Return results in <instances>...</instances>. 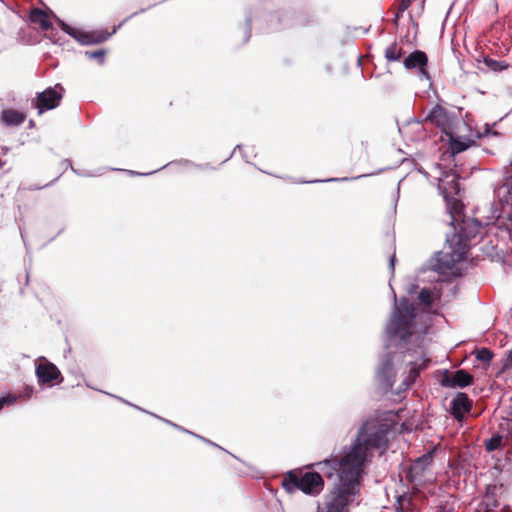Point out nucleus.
Masks as SVG:
<instances>
[{"label": "nucleus", "instance_id": "f257e3e1", "mask_svg": "<svg viewBox=\"0 0 512 512\" xmlns=\"http://www.w3.org/2000/svg\"><path fill=\"white\" fill-rule=\"evenodd\" d=\"M388 445L387 425L376 419H367L359 426L349 445L329 458L311 463L328 479L335 478L333 488L327 495L324 507L317 512H348V505L355 500L361 488L365 468L374 453L386 450Z\"/></svg>", "mask_w": 512, "mask_h": 512}, {"label": "nucleus", "instance_id": "f03ea898", "mask_svg": "<svg viewBox=\"0 0 512 512\" xmlns=\"http://www.w3.org/2000/svg\"><path fill=\"white\" fill-rule=\"evenodd\" d=\"M415 319L416 306L406 297L397 300L394 293V306L385 326V346L389 351L381 357L376 373L378 381L385 390L393 387L396 377L395 360L402 359L406 367L403 372V381L397 390L398 394L408 390L416 382L421 371L425 370L430 363V359L425 356L422 349L407 348L413 335Z\"/></svg>", "mask_w": 512, "mask_h": 512}, {"label": "nucleus", "instance_id": "7ed1b4c3", "mask_svg": "<svg viewBox=\"0 0 512 512\" xmlns=\"http://www.w3.org/2000/svg\"><path fill=\"white\" fill-rule=\"evenodd\" d=\"M494 196L497 202L490 207L486 224L505 225L509 234L512 233V162L505 167L503 182L494 188Z\"/></svg>", "mask_w": 512, "mask_h": 512}, {"label": "nucleus", "instance_id": "20e7f679", "mask_svg": "<svg viewBox=\"0 0 512 512\" xmlns=\"http://www.w3.org/2000/svg\"><path fill=\"white\" fill-rule=\"evenodd\" d=\"M310 465L290 470L285 474L282 486L288 493L299 490L306 495L317 496L323 491L324 479L321 475L322 472L318 468L309 467Z\"/></svg>", "mask_w": 512, "mask_h": 512}, {"label": "nucleus", "instance_id": "39448f33", "mask_svg": "<svg viewBox=\"0 0 512 512\" xmlns=\"http://www.w3.org/2000/svg\"><path fill=\"white\" fill-rule=\"evenodd\" d=\"M463 204L458 200L452 198L447 200V211L449 213L450 222L453 233L450 236L452 240L462 244L467 250V241L475 238L480 232L482 224L477 219L462 218Z\"/></svg>", "mask_w": 512, "mask_h": 512}, {"label": "nucleus", "instance_id": "423d86ee", "mask_svg": "<svg viewBox=\"0 0 512 512\" xmlns=\"http://www.w3.org/2000/svg\"><path fill=\"white\" fill-rule=\"evenodd\" d=\"M146 11L145 8L140 9L139 11H136L132 13L130 16L126 17L121 23H119L117 26H115L112 30V32L107 31H83L77 28H74L67 24L65 21L57 17L56 15H53L55 18L58 26L61 28L63 32L71 36L73 39H75L78 43L81 45H97L104 43L107 41L113 34L116 33L118 29H120L127 21H129L131 18L137 16L138 14L144 13Z\"/></svg>", "mask_w": 512, "mask_h": 512}, {"label": "nucleus", "instance_id": "0eeeda50", "mask_svg": "<svg viewBox=\"0 0 512 512\" xmlns=\"http://www.w3.org/2000/svg\"><path fill=\"white\" fill-rule=\"evenodd\" d=\"M466 252L467 250L460 244V240L455 242L447 234L443 250L437 252L434 258L431 259L430 267L439 274H446L464 259Z\"/></svg>", "mask_w": 512, "mask_h": 512}, {"label": "nucleus", "instance_id": "6e6552de", "mask_svg": "<svg viewBox=\"0 0 512 512\" xmlns=\"http://www.w3.org/2000/svg\"><path fill=\"white\" fill-rule=\"evenodd\" d=\"M409 123H413L417 126L418 130H423L424 123H431L438 127L444 135H449V133L455 130V127L458 123V117L454 112L448 111L443 106L436 104L426 115V117L422 120L412 119Z\"/></svg>", "mask_w": 512, "mask_h": 512}, {"label": "nucleus", "instance_id": "1a4fd4ad", "mask_svg": "<svg viewBox=\"0 0 512 512\" xmlns=\"http://www.w3.org/2000/svg\"><path fill=\"white\" fill-rule=\"evenodd\" d=\"M63 92L64 88L60 84L48 87L37 93L36 98L32 100V106L38 109V114L55 109L60 104Z\"/></svg>", "mask_w": 512, "mask_h": 512}, {"label": "nucleus", "instance_id": "9d476101", "mask_svg": "<svg viewBox=\"0 0 512 512\" xmlns=\"http://www.w3.org/2000/svg\"><path fill=\"white\" fill-rule=\"evenodd\" d=\"M403 65L407 70H417L421 81H427L431 86L433 79L428 72V56L422 50H415L403 59Z\"/></svg>", "mask_w": 512, "mask_h": 512}, {"label": "nucleus", "instance_id": "9b49d317", "mask_svg": "<svg viewBox=\"0 0 512 512\" xmlns=\"http://www.w3.org/2000/svg\"><path fill=\"white\" fill-rule=\"evenodd\" d=\"M433 456L431 453L424 454L418 457L410 466L405 470V479L413 484L422 483L424 473L431 465Z\"/></svg>", "mask_w": 512, "mask_h": 512}, {"label": "nucleus", "instance_id": "f8f14e48", "mask_svg": "<svg viewBox=\"0 0 512 512\" xmlns=\"http://www.w3.org/2000/svg\"><path fill=\"white\" fill-rule=\"evenodd\" d=\"M35 375L40 384H48L61 377V372L55 364L40 356L36 362Z\"/></svg>", "mask_w": 512, "mask_h": 512}, {"label": "nucleus", "instance_id": "ddd939ff", "mask_svg": "<svg viewBox=\"0 0 512 512\" xmlns=\"http://www.w3.org/2000/svg\"><path fill=\"white\" fill-rule=\"evenodd\" d=\"M472 382L473 376L463 369L457 370L454 373L445 371L441 379V385L448 388H464L472 384Z\"/></svg>", "mask_w": 512, "mask_h": 512}, {"label": "nucleus", "instance_id": "4468645a", "mask_svg": "<svg viewBox=\"0 0 512 512\" xmlns=\"http://www.w3.org/2000/svg\"><path fill=\"white\" fill-rule=\"evenodd\" d=\"M472 408V401L469 397L462 392L457 393V395L452 399L450 403V413L457 420L462 421L464 418V414L470 412Z\"/></svg>", "mask_w": 512, "mask_h": 512}, {"label": "nucleus", "instance_id": "2eb2a0df", "mask_svg": "<svg viewBox=\"0 0 512 512\" xmlns=\"http://www.w3.org/2000/svg\"><path fill=\"white\" fill-rule=\"evenodd\" d=\"M93 163L94 162H62L66 168L69 166L72 172L80 177H96L104 174L105 168H93Z\"/></svg>", "mask_w": 512, "mask_h": 512}, {"label": "nucleus", "instance_id": "dca6fc26", "mask_svg": "<svg viewBox=\"0 0 512 512\" xmlns=\"http://www.w3.org/2000/svg\"><path fill=\"white\" fill-rule=\"evenodd\" d=\"M445 136L448 139L449 151L453 157L461 152L466 151L470 146L474 144V141L469 138L455 136L454 131Z\"/></svg>", "mask_w": 512, "mask_h": 512}, {"label": "nucleus", "instance_id": "f3484780", "mask_svg": "<svg viewBox=\"0 0 512 512\" xmlns=\"http://www.w3.org/2000/svg\"><path fill=\"white\" fill-rule=\"evenodd\" d=\"M25 119L26 114L15 109H5L1 114V120L6 126H20Z\"/></svg>", "mask_w": 512, "mask_h": 512}, {"label": "nucleus", "instance_id": "a211bd4d", "mask_svg": "<svg viewBox=\"0 0 512 512\" xmlns=\"http://www.w3.org/2000/svg\"><path fill=\"white\" fill-rule=\"evenodd\" d=\"M257 157L254 146L237 145L225 160H248Z\"/></svg>", "mask_w": 512, "mask_h": 512}, {"label": "nucleus", "instance_id": "6ab92c4d", "mask_svg": "<svg viewBox=\"0 0 512 512\" xmlns=\"http://www.w3.org/2000/svg\"><path fill=\"white\" fill-rule=\"evenodd\" d=\"M430 163V168L432 170V174L426 172V171H422L421 169H418L419 172L423 173L424 176L428 179V180H435V181H444L445 178H448L449 175L444 171L443 169V166L441 164V162H429Z\"/></svg>", "mask_w": 512, "mask_h": 512}, {"label": "nucleus", "instance_id": "aec40b11", "mask_svg": "<svg viewBox=\"0 0 512 512\" xmlns=\"http://www.w3.org/2000/svg\"><path fill=\"white\" fill-rule=\"evenodd\" d=\"M30 20L33 23H38L43 30H49L52 26L48 14L39 8L31 11Z\"/></svg>", "mask_w": 512, "mask_h": 512}, {"label": "nucleus", "instance_id": "412c9836", "mask_svg": "<svg viewBox=\"0 0 512 512\" xmlns=\"http://www.w3.org/2000/svg\"><path fill=\"white\" fill-rule=\"evenodd\" d=\"M403 53V49L399 47L396 42H394L385 49L384 56L387 61L395 62L401 59Z\"/></svg>", "mask_w": 512, "mask_h": 512}, {"label": "nucleus", "instance_id": "4be33fe9", "mask_svg": "<svg viewBox=\"0 0 512 512\" xmlns=\"http://www.w3.org/2000/svg\"><path fill=\"white\" fill-rule=\"evenodd\" d=\"M484 64L494 72H501L506 70L509 67V64L505 61H498L490 58L489 56H485L483 58Z\"/></svg>", "mask_w": 512, "mask_h": 512}, {"label": "nucleus", "instance_id": "5701e85b", "mask_svg": "<svg viewBox=\"0 0 512 512\" xmlns=\"http://www.w3.org/2000/svg\"><path fill=\"white\" fill-rule=\"evenodd\" d=\"M439 298V296L434 295L431 289L429 288H423L420 290L418 294V300L419 302L424 306H431L435 299Z\"/></svg>", "mask_w": 512, "mask_h": 512}, {"label": "nucleus", "instance_id": "b1692460", "mask_svg": "<svg viewBox=\"0 0 512 512\" xmlns=\"http://www.w3.org/2000/svg\"><path fill=\"white\" fill-rule=\"evenodd\" d=\"M145 413H147V411H146ZM148 414H150V415H152L153 417H155V418H157V419H159V420L163 421L164 423H166V424H168V425H170V426H172V427H174V428L178 429L179 431H182V432H185V433H189V434H191V435H193V436H195V437H197V438H199V439L203 440L204 442H206V443H208V444H210V445L217 446L215 443L211 442L210 440H207V439H205L204 437L199 436V435H197V434H195V433H193V432H191V431H189V430H187V429H185V428H183V427H181V426H179V425H177V424H175V423H173V422H171V421H169V420H167V419H164V418H162V417H160V416H158V415H156V414H154V413H151V412H148Z\"/></svg>", "mask_w": 512, "mask_h": 512}, {"label": "nucleus", "instance_id": "393cba45", "mask_svg": "<svg viewBox=\"0 0 512 512\" xmlns=\"http://www.w3.org/2000/svg\"><path fill=\"white\" fill-rule=\"evenodd\" d=\"M494 489L495 487H487L486 494L484 496V499L482 501V504L485 505L486 509L492 510L498 506V502L494 496Z\"/></svg>", "mask_w": 512, "mask_h": 512}, {"label": "nucleus", "instance_id": "a878e982", "mask_svg": "<svg viewBox=\"0 0 512 512\" xmlns=\"http://www.w3.org/2000/svg\"><path fill=\"white\" fill-rule=\"evenodd\" d=\"M410 506L411 499L406 493L397 496L395 512H408Z\"/></svg>", "mask_w": 512, "mask_h": 512}, {"label": "nucleus", "instance_id": "bb28decb", "mask_svg": "<svg viewBox=\"0 0 512 512\" xmlns=\"http://www.w3.org/2000/svg\"><path fill=\"white\" fill-rule=\"evenodd\" d=\"M504 433H497L493 435L490 439L485 441V448L488 452H492L498 449L501 446L502 439L504 437Z\"/></svg>", "mask_w": 512, "mask_h": 512}, {"label": "nucleus", "instance_id": "cd10ccee", "mask_svg": "<svg viewBox=\"0 0 512 512\" xmlns=\"http://www.w3.org/2000/svg\"><path fill=\"white\" fill-rule=\"evenodd\" d=\"M375 172H362L361 174H358L356 176L351 177H340V178H329L325 180H315L314 182H338V181H350V180H356L362 177H368L371 175H374Z\"/></svg>", "mask_w": 512, "mask_h": 512}, {"label": "nucleus", "instance_id": "c85d7f7f", "mask_svg": "<svg viewBox=\"0 0 512 512\" xmlns=\"http://www.w3.org/2000/svg\"><path fill=\"white\" fill-rule=\"evenodd\" d=\"M85 57L88 59H96L100 65H103L105 62L106 50L99 49L96 51H85Z\"/></svg>", "mask_w": 512, "mask_h": 512}, {"label": "nucleus", "instance_id": "c756f323", "mask_svg": "<svg viewBox=\"0 0 512 512\" xmlns=\"http://www.w3.org/2000/svg\"><path fill=\"white\" fill-rule=\"evenodd\" d=\"M500 432L501 433H506V434H504L505 437L512 442V418L511 419H505L500 424Z\"/></svg>", "mask_w": 512, "mask_h": 512}, {"label": "nucleus", "instance_id": "7c9ffc66", "mask_svg": "<svg viewBox=\"0 0 512 512\" xmlns=\"http://www.w3.org/2000/svg\"><path fill=\"white\" fill-rule=\"evenodd\" d=\"M493 357V353L488 348H481L476 352V359L482 362H490Z\"/></svg>", "mask_w": 512, "mask_h": 512}, {"label": "nucleus", "instance_id": "2f4dec72", "mask_svg": "<svg viewBox=\"0 0 512 512\" xmlns=\"http://www.w3.org/2000/svg\"><path fill=\"white\" fill-rule=\"evenodd\" d=\"M291 16L289 13H283L281 16H279L278 21L281 23V26L283 27H290L298 24H303L298 19L295 20V22L290 23Z\"/></svg>", "mask_w": 512, "mask_h": 512}, {"label": "nucleus", "instance_id": "473e14b6", "mask_svg": "<svg viewBox=\"0 0 512 512\" xmlns=\"http://www.w3.org/2000/svg\"><path fill=\"white\" fill-rule=\"evenodd\" d=\"M17 396L13 394H7L6 396L0 397V411L4 408L6 405H13L17 402Z\"/></svg>", "mask_w": 512, "mask_h": 512}, {"label": "nucleus", "instance_id": "72a5a7b5", "mask_svg": "<svg viewBox=\"0 0 512 512\" xmlns=\"http://www.w3.org/2000/svg\"><path fill=\"white\" fill-rule=\"evenodd\" d=\"M245 21H246V28H245L244 42H248V40L251 37V24H252V21H253L252 16L250 14H247Z\"/></svg>", "mask_w": 512, "mask_h": 512}, {"label": "nucleus", "instance_id": "f704fd0d", "mask_svg": "<svg viewBox=\"0 0 512 512\" xmlns=\"http://www.w3.org/2000/svg\"><path fill=\"white\" fill-rule=\"evenodd\" d=\"M167 167H168V165H164L161 168H158V169H155V170H151V171H146V172H135V171H132V170H127V173L130 174V175L148 176V175L154 174L158 170L166 169Z\"/></svg>", "mask_w": 512, "mask_h": 512}, {"label": "nucleus", "instance_id": "c9c22d12", "mask_svg": "<svg viewBox=\"0 0 512 512\" xmlns=\"http://www.w3.org/2000/svg\"><path fill=\"white\" fill-rule=\"evenodd\" d=\"M260 172L262 173H265V174H268V175H271V176H274V177H278V178H284V176L282 175H279L277 174L274 170H269L267 168H264V167H256Z\"/></svg>", "mask_w": 512, "mask_h": 512}, {"label": "nucleus", "instance_id": "e433bc0d", "mask_svg": "<svg viewBox=\"0 0 512 512\" xmlns=\"http://www.w3.org/2000/svg\"><path fill=\"white\" fill-rule=\"evenodd\" d=\"M178 164H188L189 162H177ZM193 164V168L200 170V171H206L208 170V164H198L195 162H191Z\"/></svg>", "mask_w": 512, "mask_h": 512}, {"label": "nucleus", "instance_id": "4c0bfd02", "mask_svg": "<svg viewBox=\"0 0 512 512\" xmlns=\"http://www.w3.org/2000/svg\"><path fill=\"white\" fill-rule=\"evenodd\" d=\"M108 396H113V397H114V395H111V393H108ZM115 398H117L118 400H120V401L124 402L125 404H127V405H129V406H132V407H134V408H136V409H138V410H140V411L146 412V410H144V409H142L141 407H139V406H137V405H134V404H132V403H130V402H128V401H126V400H124V399H123V398H121V397L115 396Z\"/></svg>", "mask_w": 512, "mask_h": 512}, {"label": "nucleus", "instance_id": "58836bf2", "mask_svg": "<svg viewBox=\"0 0 512 512\" xmlns=\"http://www.w3.org/2000/svg\"><path fill=\"white\" fill-rule=\"evenodd\" d=\"M412 0H402L400 6H399V13L404 12L408 7L410 6Z\"/></svg>", "mask_w": 512, "mask_h": 512}, {"label": "nucleus", "instance_id": "ea45409f", "mask_svg": "<svg viewBox=\"0 0 512 512\" xmlns=\"http://www.w3.org/2000/svg\"><path fill=\"white\" fill-rule=\"evenodd\" d=\"M395 261H396L395 255L391 256L389 259V267H390L392 273L394 272Z\"/></svg>", "mask_w": 512, "mask_h": 512}, {"label": "nucleus", "instance_id": "a19ab883", "mask_svg": "<svg viewBox=\"0 0 512 512\" xmlns=\"http://www.w3.org/2000/svg\"><path fill=\"white\" fill-rule=\"evenodd\" d=\"M417 287H418V286H417L416 284H412V285L410 286V288L407 290V292H408L409 294H413V293H415V292H416Z\"/></svg>", "mask_w": 512, "mask_h": 512}, {"label": "nucleus", "instance_id": "79ce46f5", "mask_svg": "<svg viewBox=\"0 0 512 512\" xmlns=\"http://www.w3.org/2000/svg\"><path fill=\"white\" fill-rule=\"evenodd\" d=\"M507 357H508L509 360L512 361V349L508 351Z\"/></svg>", "mask_w": 512, "mask_h": 512}, {"label": "nucleus", "instance_id": "37998d69", "mask_svg": "<svg viewBox=\"0 0 512 512\" xmlns=\"http://www.w3.org/2000/svg\"><path fill=\"white\" fill-rule=\"evenodd\" d=\"M57 179H58V177L54 178L53 180H51V182L49 184L54 183Z\"/></svg>", "mask_w": 512, "mask_h": 512}, {"label": "nucleus", "instance_id": "c03bdc74", "mask_svg": "<svg viewBox=\"0 0 512 512\" xmlns=\"http://www.w3.org/2000/svg\"><path fill=\"white\" fill-rule=\"evenodd\" d=\"M5 164V162L0 161V168H2V165Z\"/></svg>", "mask_w": 512, "mask_h": 512}]
</instances>
